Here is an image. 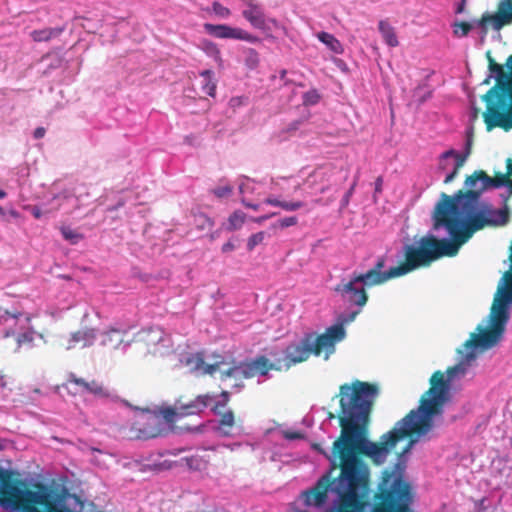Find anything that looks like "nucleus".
Returning a JSON list of instances; mask_svg holds the SVG:
<instances>
[{"label":"nucleus","instance_id":"nucleus-2","mask_svg":"<svg viewBox=\"0 0 512 512\" xmlns=\"http://www.w3.org/2000/svg\"><path fill=\"white\" fill-rule=\"evenodd\" d=\"M510 319V308L494 296L490 313L477 325L475 332L456 349L457 362L445 371H435L430 388L421 396L419 406L397 421L394 428L383 434L384 443L392 446L410 437L403 453H409L416 443L424 439L435 427V421L451 398V390L461 386L476 364L479 353L492 349L502 340Z\"/></svg>","mask_w":512,"mask_h":512},{"label":"nucleus","instance_id":"nucleus-22","mask_svg":"<svg viewBox=\"0 0 512 512\" xmlns=\"http://www.w3.org/2000/svg\"><path fill=\"white\" fill-rule=\"evenodd\" d=\"M264 204L279 207L286 212H295L300 209H306V213H309L311 209L307 208V203L301 200H286L280 196L270 194L264 199Z\"/></svg>","mask_w":512,"mask_h":512},{"label":"nucleus","instance_id":"nucleus-47","mask_svg":"<svg viewBox=\"0 0 512 512\" xmlns=\"http://www.w3.org/2000/svg\"><path fill=\"white\" fill-rule=\"evenodd\" d=\"M45 129L43 127H38L34 130L33 136L35 139H41L45 135Z\"/></svg>","mask_w":512,"mask_h":512},{"label":"nucleus","instance_id":"nucleus-54","mask_svg":"<svg viewBox=\"0 0 512 512\" xmlns=\"http://www.w3.org/2000/svg\"><path fill=\"white\" fill-rule=\"evenodd\" d=\"M240 446V444L238 443H235V444H231V445H226L227 448H229L230 450H235L236 448H238Z\"/></svg>","mask_w":512,"mask_h":512},{"label":"nucleus","instance_id":"nucleus-17","mask_svg":"<svg viewBox=\"0 0 512 512\" xmlns=\"http://www.w3.org/2000/svg\"><path fill=\"white\" fill-rule=\"evenodd\" d=\"M129 330L130 328L127 326L118 324L111 325L100 334V344L126 353L128 348L135 341V337L129 336Z\"/></svg>","mask_w":512,"mask_h":512},{"label":"nucleus","instance_id":"nucleus-41","mask_svg":"<svg viewBox=\"0 0 512 512\" xmlns=\"http://www.w3.org/2000/svg\"><path fill=\"white\" fill-rule=\"evenodd\" d=\"M357 185V179L354 180L351 187L347 190V192L343 195L340 201V210H343L349 205L350 199L354 193L355 187Z\"/></svg>","mask_w":512,"mask_h":512},{"label":"nucleus","instance_id":"nucleus-40","mask_svg":"<svg viewBox=\"0 0 512 512\" xmlns=\"http://www.w3.org/2000/svg\"><path fill=\"white\" fill-rule=\"evenodd\" d=\"M16 340H17L18 347H22L24 345L31 346V344L34 340V332L29 330V331L20 333V334H18Z\"/></svg>","mask_w":512,"mask_h":512},{"label":"nucleus","instance_id":"nucleus-30","mask_svg":"<svg viewBox=\"0 0 512 512\" xmlns=\"http://www.w3.org/2000/svg\"><path fill=\"white\" fill-rule=\"evenodd\" d=\"M200 76L204 80V83L202 85L203 92L211 97H214L216 93V84L213 81V71L209 69L203 70L200 72Z\"/></svg>","mask_w":512,"mask_h":512},{"label":"nucleus","instance_id":"nucleus-26","mask_svg":"<svg viewBox=\"0 0 512 512\" xmlns=\"http://www.w3.org/2000/svg\"><path fill=\"white\" fill-rule=\"evenodd\" d=\"M64 31V27L45 28L33 30L30 33L31 38L35 42H46L53 38L59 37Z\"/></svg>","mask_w":512,"mask_h":512},{"label":"nucleus","instance_id":"nucleus-39","mask_svg":"<svg viewBox=\"0 0 512 512\" xmlns=\"http://www.w3.org/2000/svg\"><path fill=\"white\" fill-rule=\"evenodd\" d=\"M212 11L221 19H227L231 14V11L227 7L223 6L217 1L213 2Z\"/></svg>","mask_w":512,"mask_h":512},{"label":"nucleus","instance_id":"nucleus-19","mask_svg":"<svg viewBox=\"0 0 512 512\" xmlns=\"http://www.w3.org/2000/svg\"><path fill=\"white\" fill-rule=\"evenodd\" d=\"M75 201L76 199L73 195L62 192L54 195L48 203L43 202L40 206H33L31 208V213L36 219H39L43 214L59 209H63L68 212L70 204H73Z\"/></svg>","mask_w":512,"mask_h":512},{"label":"nucleus","instance_id":"nucleus-36","mask_svg":"<svg viewBox=\"0 0 512 512\" xmlns=\"http://www.w3.org/2000/svg\"><path fill=\"white\" fill-rule=\"evenodd\" d=\"M320 100V94L316 89L305 92L302 96L303 104L306 106L316 105Z\"/></svg>","mask_w":512,"mask_h":512},{"label":"nucleus","instance_id":"nucleus-6","mask_svg":"<svg viewBox=\"0 0 512 512\" xmlns=\"http://www.w3.org/2000/svg\"><path fill=\"white\" fill-rule=\"evenodd\" d=\"M509 219L510 209L506 204L501 208H494L490 203L482 202L471 212H463L452 218L449 217L448 220L461 247L476 231L484 227H503Z\"/></svg>","mask_w":512,"mask_h":512},{"label":"nucleus","instance_id":"nucleus-11","mask_svg":"<svg viewBox=\"0 0 512 512\" xmlns=\"http://www.w3.org/2000/svg\"><path fill=\"white\" fill-rule=\"evenodd\" d=\"M63 387L71 395L86 396L91 395L98 400L112 399L115 394L112 389L103 382L96 379H86L78 377L74 373H69Z\"/></svg>","mask_w":512,"mask_h":512},{"label":"nucleus","instance_id":"nucleus-38","mask_svg":"<svg viewBox=\"0 0 512 512\" xmlns=\"http://www.w3.org/2000/svg\"><path fill=\"white\" fill-rule=\"evenodd\" d=\"M265 239V232H257L255 234H252L247 241V249L248 251L254 250V248L261 244L263 240Z\"/></svg>","mask_w":512,"mask_h":512},{"label":"nucleus","instance_id":"nucleus-13","mask_svg":"<svg viewBox=\"0 0 512 512\" xmlns=\"http://www.w3.org/2000/svg\"><path fill=\"white\" fill-rule=\"evenodd\" d=\"M472 146V128L467 131V140L463 152H458L455 149H449L441 153L438 157V170L445 172L444 183H451L458 175L459 170L464 166L467 161Z\"/></svg>","mask_w":512,"mask_h":512},{"label":"nucleus","instance_id":"nucleus-27","mask_svg":"<svg viewBox=\"0 0 512 512\" xmlns=\"http://www.w3.org/2000/svg\"><path fill=\"white\" fill-rule=\"evenodd\" d=\"M506 188V192L501 194V198L507 201L512 196V179L506 178L504 174L498 175L495 178L490 177V182L487 183V188Z\"/></svg>","mask_w":512,"mask_h":512},{"label":"nucleus","instance_id":"nucleus-12","mask_svg":"<svg viewBox=\"0 0 512 512\" xmlns=\"http://www.w3.org/2000/svg\"><path fill=\"white\" fill-rule=\"evenodd\" d=\"M131 438L148 440L163 435L166 425L157 412L138 410L130 428Z\"/></svg>","mask_w":512,"mask_h":512},{"label":"nucleus","instance_id":"nucleus-52","mask_svg":"<svg viewBox=\"0 0 512 512\" xmlns=\"http://www.w3.org/2000/svg\"><path fill=\"white\" fill-rule=\"evenodd\" d=\"M335 63L337 64V66L341 69H344L346 68V64L344 63L343 60L341 59H335Z\"/></svg>","mask_w":512,"mask_h":512},{"label":"nucleus","instance_id":"nucleus-34","mask_svg":"<svg viewBox=\"0 0 512 512\" xmlns=\"http://www.w3.org/2000/svg\"><path fill=\"white\" fill-rule=\"evenodd\" d=\"M476 20H474L472 23L467 22H460L456 23L454 26V33L457 36L463 37L466 36L474 27L480 28L476 23Z\"/></svg>","mask_w":512,"mask_h":512},{"label":"nucleus","instance_id":"nucleus-45","mask_svg":"<svg viewBox=\"0 0 512 512\" xmlns=\"http://www.w3.org/2000/svg\"><path fill=\"white\" fill-rule=\"evenodd\" d=\"M278 215L277 212H272V213H269V214H266V215H263V216H259L257 218H254V222L258 223V224H261L262 222H264L265 220L271 218V217H274Z\"/></svg>","mask_w":512,"mask_h":512},{"label":"nucleus","instance_id":"nucleus-58","mask_svg":"<svg viewBox=\"0 0 512 512\" xmlns=\"http://www.w3.org/2000/svg\"><path fill=\"white\" fill-rule=\"evenodd\" d=\"M326 190H327V187H322V188L320 189V192H321V193H324V192H326Z\"/></svg>","mask_w":512,"mask_h":512},{"label":"nucleus","instance_id":"nucleus-55","mask_svg":"<svg viewBox=\"0 0 512 512\" xmlns=\"http://www.w3.org/2000/svg\"><path fill=\"white\" fill-rule=\"evenodd\" d=\"M6 197V192L4 190L0 189V199H3Z\"/></svg>","mask_w":512,"mask_h":512},{"label":"nucleus","instance_id":"nucleus-56","mask_svg":"<svg viewBox=\"0 0 512 512\" xmlns=\"http://www.w3.org/2000/svg\"><path fill=\"white\" fill-rule=\"evenodd\" d=\"M205 221L208 223V226L211 227L212 226V222L209 218H205Z\"/></svg>","mask_w":512,"mask_h":512},{"label":"nucleus","instance_id":"nucleus-5","mask_svg":"<svg viewBox=\"0 0 512 512\" xmlns=\"http://www.w3.org/2000/svg\"><path fill=\"white\" fill-rule=\"evenodd\" d=\"M346 331L340 327H328L321 335L306 334L298 342L288 345L282 358L275 359L276 370L289 369L291 366L306 361L312 354L323 356L324 360L335 352L337 343L343 341Z\"/></svg>","mask_w":512,"mask_h":512},{"label":"nucleus","instance_id":"nucleus-15","mask_svg":"<svg viewBox=\"0 0 512 512\" xmlns=\"http://www.w3.org/2000/svg\"><path fill=\"white\" fill-rule=\"evenodd\" d=\"M386 264L387 257L379 256L373 267L369 270L364 273L353 274L365 288L382 285L391 279L401 277L395 266L385 270L384 268L386 267Z\"/></svg>","mask_w":512,"mask_h":512},{"label":"nucleus","instance_id":"nucleus-37","mask_svg":"<svg viewBox=\"0 0 512 512\" xmlns=\"http://www.w3.org/2000/svg\"><path fill=\"white\" fill-rule=\"evenodd\" d=\"M298 224V217L295 215L280 218L273 224V228L285 229Z\"/></svg>","mask_w":512,"mask_h":512},{"label":"nucleus","instance_id":"nucleus-53","mask_svg":"<svg viewBox=\"0 0 512 512\" xmlns=\"http://www.w3.org/2000/svg\"><path fill=\"white\" fill-rule=\"evenodd\" d=\"M61 62H62L61 58H57V59L55 60V62H54V63H52V64L50 65V67H51V68H57V67H59V66H60Z\"/></svg>","mask_w":512,"mask_h":512},{"label":"nucleus","instance_id":"nucleus-50","mask_svg":"<svg viewBox=\"0 0 512 512\" xmlns=\"http://www.w3.org/2000/svg\"><path fill=\"white\" fill-rule=\"evenodd\" d=\"M235 248L234 244L232 242H227L222 246V251L229 252L232 251Z\"/></svg>","mask_w":512,"mask_h":512},{"label":"nucleus","instance_id":"nucleus-25","mask_svg":"<svg viewBox=\"0 0 512 512\" xmlns=\"http://www.w3.org/2000/svg\"><path fill=\"white\" fill-rule=\"evenodd\" d=\"M316 38L331 52L335 54H342L344 52L342 43L333 34L321 31L316 34Z\"/></svg>","mask_w":512,"mask_h":512},{"label":"nucleus","instance_id":"nucleus-1","mask_svg":"<svg viewBox=\"0 0 512 512\" xmlns=\"http://www.w3.org/2000/svg\"><path fill=\"white\" fill-rule=\"evenodd\" d=\"M378 394L379 387L375 383L354 380L340 386L341 432L329 456L332 467L338 466L340 474L333 481H330V473L323 475L312 489L303 493L305 505L316 508L331 505L332 512H359L345 510L361 506L370 491V470L359 454L381 465L395 447L384 443L383 435L380 445L368 439L369 416Z\"/></svg>","mask_w":512,"mask_h":512},{"label":"nucleus","instance_id":"nucleus-10","mask_svg":"<svg viewBox=\"0 0 512 512\" xmlns=\"http://www.w3.org/2000/svg\"><path fill=\"white\" fill-rule=\"evenodd\" d=\"M228 400V391H223L220 396L203 394L197 396L194 400L185 404H182L178 401L174 408H164L158 414L161 416L165 425L167 422H172L176 418L198 414L208 407H210L215 414L220 415L221 409L226 406Z\"/></svg>","mask_w":512,"mask_h":512},{"label":"nucleus","instance_id":"nucleus-35","mask_svg":"<svg viewBox=\"0 0 512 512\" xmlns=\"http://www.w3.org/2000/svg\"><path fill=\"white\" fill-rule=\"evenodd\" d=\"M61 234L71 244H77L82 238L81 234L67 226L61 228Z\"/></svg>","mask_w":512,"mask_h":512},{"label":"nucleus","instance_id":"nucleus-49","mask_svg":"<svg viewBox=\"0 0 512 512\" xmlns=\"http://www.w3.org/2000/svg\"><path fill=\"white\" fill-rule=\"evenodd\" d=\"M241 202L244 206H246L247 208H251L253 210H258L260 208V204H254V203L248 202L244 198L241 200Z\"/></svg>","mask_w":512,"mask_h":512},{"label":"nucleus","instance_id":"nucleus-57","mask_svg":"<svg viewBox=\"0 0 512 512\" xmlns=\"http://www.w3.org/2000/svg\"><path fill=\"white\" fill-rule=\"evenodd\" d=\"M462 9H463V4H461V5L458 7V9H457V13L462 12Z\"/></svg>","mask_w":512,"mask_h":512},{"label":"nucleus","instance_id":"nucleus-48","mask_svg":"<svg viewBox=\"0 0 512 512\" xmlns=\"http://www.w3.org/2000/svg\"><path fill=\"white\" fill-rule=\"evenodd\" d=\"M248 62L252 63L253 65H255L258 62V54L253 49H250V56L248 58Z\"/></svg>","mask_w":512,"mask_h":512},{"label":"nucleus","instance_id":"nucleus-23","mask_svg":"<svg viewBox=\"0 0 512 512\" xmlns=\"http://www.w3.org/2000/svg\"><path fill=\"white\" fill-rule=\"evenodd\" d=\"M96 339V330L92 328H85L71 334L67 349L76 347L77 344H81L82 347L90 346Z\"/></svg>","mask_w":512,"mask_h":512},{"label":"nucleus","instance_id":"nucleus-31","mask_svg":"<svg viewBox=\"0 0 512 512\" xmlns=\"http://www.w3.org/2000/svg\"><path fill=\"white\" fill-rule=\"evenodd\" d=\"M202 50L208 57L212 58L218 64H221V53L216 43L210 40H204L202 42Z\"/></svg>","mask_w":512,"mask_h":512},{"label":"nucleus","instance_id":"nucleus-62","mask_svg":"<svg viewBox=\"0 0 512 512\" xmlns=\"http://www.w3.org/2000/svg\"><path fill=\"white\" fill-rule=\"evenodd\" d=\"M2 214H3V209H2V207H0V215H2Z\"/></svg>","mask_w":512,"mask_h":512},{"label":"nucleus","instance_id":"nucleus-43","mask_svg":"<svg viewBox=\"0 0 512 512\" xmlns=\"http://www.w3.org/2000/svg\"><path fill=\"white\" fill-rule=\"evenodd\" d=\"M213 194L218 198H224L231 194L232 187L229 185L220 186L212 190Z\"/></svg>","mask_w":512,"mask_h":512},{"label":"nucleus","instance_id":"nucleus-8","mask_svg":"<svg viewBox=\"0 0 512 512\" xmlns=\"http://www.w3.org/2000/svg\"><path fill=\"white\" fill-rule=\"evenodd\" d=\"M213 367V365L211 366ZM221 368L220 381L234 380L231 387L237 391L243 388V379H249L256 376H267L270 370H276L275 360L269 361L265 356H258L254 359L236 362L227 359V365L219 366L214 364V368Z\"/></svg>","mask_w":512,"mask_h":512},{"label":"nucleus","instance_id":"nucleus-7","mask_svg":"<svg viewBox=\"0 0 512 512\" xmlns=\"http://www.w3.org/2000/svg\"><path fill=\"white\" fill-rule=\"evenodd\" d=\"M489 182L490 176L484 171H475L464 182L466 192L458 191L452 196L442 193L434 208L438 210V214L447 219L463 212H471L473 208H478L482 203L480 198L488 190L487 183Z\"/></svg>","mask_w":512,"mask_h":512},{"label":"nucleus","instance_id":"nucleus-16","mask_svg":"<svg viewBox=\"0 0 512 512\" xmlns=\"http://www.w3.org/2000/svg\"><path fill=\"white\" fill-rule=\"evenodd\" d=\"M135 341L144 342L150 353L166 356L173 352V341L160 327H150L139 332Z\"/></svg>","mask_w":512,"mask_h":512},{"label":"nucleus","instance_id":"nucleus-42","mask_svg":"<svg viewBox=\"0 0 512 512\" xmlns=\"http://www.w3.org/2000/svg\"><path fill=\"white\" fill-rule=\"evenodd\" d=\"M236 40H243V41H246V42H249V43H254L256 42L258 39L256 36L250 34L249 32L241 29V28H238V31H237V35H236Z\"/></svg>","mask_w":512,"mask_h":512},{"label":"nucleus","instance_id":"nucleus-9","mask_svg":"<svg viewBox=\"0 0 512 512\" xmlns=\"http://www.w3.org/2000/svg\"><path fill=\"white\" fill-rule=\"evenodd\" d=\"M366 288L352 274L347 282H342L335 287V291L341 296L342 301L348 305V310L340 313L336 323L330 327H340L343 331L345 325L352 323L361 313L368 301Z\"/></svg>","mask_w":512,"mask_h":512},{"label":"nucleus","instance_id":"nucleus-24","mask_svg":"<svg viewBox=\"0 0 512 512\" xmlns=\"http://www.w3.org/2000/svg\"><path fill=\"white\" fill-rule=\"evenodd\" d=\"M204 30L211 36L219 39H236L237 27H231L225 24L205 23Z\"/></svg>","mask_w":512,"mask_h":512},{"label":"nucleus","instance_id":"nucleus-51","mask_svg":"<svg viewBox=\"0 0 512 512\" xmlns=\"http://www.w3.org/2000/svg\"><path fill=\"white\" fill-rule=\"evenodd\" d=\"M382 183H383V180L381 177H378L375 181V191L376 192H380L381 191V188H382Z\"/></svg>","mask_w":512,"mask_h":512},{"label":"nucleus","instance_id":"nucleus-28","mask_svg":"<svg viewBox=\"0 0 512 512\" xmlns=\"http://www.w3.org/2000/svg\"><path fill=\"white\" fill-rule=\"evenodd\" d=\"M379 32L385 43L390 47H396L399 44L394 28L386 21L381 20L378 24Z\"/></svg>","mask_w":512,"mask_h":512},{"label":"nucleus","instance_id":"nucleus-44","mask_svg":"<svg viewBox=\"0 0 512 512\" xmlns=\"http://www.w3.org/2000/svg\"><path fill=\"white\" fill-rule=\"evenodd\" d=\"M283 436L287 440H297L303 438V435L296 431H285Z\"/></svg>","mask_w":512,"mask_h":512},{"label":"nucleus","instance_id":"nucleus-32","mask_svg":"<svg viewBox=\"0 0 512 512\" xmlns=\"http://www.w3.org/2000/svg\"><path fill=\"white\" fill-rule=\"evenodd\" d=\"M267 29H260L267 36H270L272 32H281L283 35H287V28L281 24L277 19L266 16Z\"/></svg>","mask_w":512,"mask_h":512},{"label":"nucleus","instance_id":"nucleus-4","mask_svg":"<svg viewBox=\"0 0 512 512\" xmlns=\"http://www.w3.org/2000/svg\"><path fill=\"white\" fill-rule=\"evenodd\" d=\"M487 58L489 74L482 84H489L490 79H495L496 85L482 97L486 103V111L483 114L484 121L488 131L494 127L508 130L512 128V55L505 63L509 72H505L489 52Z\"/></svg>","mask_w":512,"mask_h":512},{"label":"nucleus","instance_id":"nucleus-60","mask_svg":"<svg viewBox=\"0 0 512 512\" xmlns=\"http://www.w3.org/2000/svg\"><path fill=\"white\" fill-rule=\"evenodd\" d=\"M476 117H477V112L475 110L474 113H473V118H476Z\"/></svg>","mask_w":512,"mask_h":512},{"label":"nucleus","instance_id":"nucleus-29","mask_svg":"<svg viewBox=\"0 0 512 512\" xmlns=\"http://www.w3.org/2000/svg\"><path fill=\"white\" fill-rule=\"evenodd\" d=\"M234 426V414L231 410H227L222 414L219 420L217 431L223 436H229L231 429Z\"/></svg>","mask_w":512,"mask_h":512},{"label":"nucleus","instance_id":"nucleus-59","mask_svg":"<svg viewBox=\"0 0 512 512\" xmlns=\"http://www.w3.org/2000/svg\"><path fill=\"white\" fill-rule=\"evenodd\" d=\"M315 203H316V204H320V203H321V199H317V200H315Z\"/></svg>","mask_w":512,"mask_h":512},{"label":"nucleus","instance_id":"nucleus-20","mask_svg":"<svg viewBox=\"0 0 512 512\" xmlns=\"http://www.w3.org/2000/svg\"><path fill=\"white\" fill-rule=\"evenodd\" d=\"M242 16L255 29H267L263 6L256 0H242Z\"/></svg>","mask_w":512,"mask_h":512},{"label":"nucleus","instance_id":"nucleus-46","mask_svg":"<svg viewBox=\"0 0 512 512\" xmlns=\"http://www.w3.org/2000/svg\"><path fill=\"white\" fill-rule=\"evenodd\" d=\"M504 175L508 179L512 176V159L510 158L506 160V172Z\"/></svg>","mask_w":512,"mask_h":512},{"label":"nucleus","instance_id":"nucleus-21","mask_svg":"<svg viewBox=\"0 0 512 512\" xmlns=\"http://www.w3.org/2000/svg\"><path fill=\"white\" fill-rule=\"evenodd\" d=\"M29 317L23 313H11L7 310L0 309V324L5 326L3 336L9 337L16 333L13 329L17 324H21V328H24L29 324Z\"/></svg>","mask_w":512,"mask_h":512},{"label":"nucleus","instance_id":"nucleus-61","mask_svg":"<svg viewBox=\"0 0 512 512\" xmlns=\"http://www.w3.org/2000/svg\"><path fill=\"white\" fill-rule=\"evenodd\" d=\"M239 189H240V192L243 193V186L242 185L239 187Z\"/></svg>","mask_w":512,"mask_h":512},{"label":"nucleus","instance_id":"nucleus-3","mask_svg":"<svg viewBox=\"0 0 512 512\" xmlns=\"http://www.w3.org/2000/svg\"><path fill=\"white\" fill-rule=\"evenodd\" d=\"M432 221L433 225L425 236L412 243L404 244L397 252V260H405L401 265L395 266L400 276L428 266L441 257H453L458 254L461 247L449 220L438 214V210L434 208Z\"/></svg>","mask_w":512,"mask_h":512},{"label":"nucleus","instance_id":"nucleus-18","mask_svg":"<svg viewBox=\"0 0 512 512\" xmlns=\"http://www.w3.org/2000/svg\"><path fill=\"white\" fill-rule=\"evenodd\" d=\"M475 23L484 33H486L487 24H491L494 30H500L503 26L512 23V0H500L495 14L486 13Z\"/></svg>","mask_w":512,"mask_h":512},{"label":"nucleus","instance_id":"nucleus-14","mask_svg":"<svg viewBox=\"0 0 512 512\" xmlns=\"http://www.w3.org/2000/svg\"><path fill=\"white\" fill-rule=\"evenodd\" d=\"M180 362L186 366L189 371L200 374L215 375L218 374V378L221 376V368L210 367L214 364L225 366L227 365V358L222 355H212L211 357L204 358V355L200 352L187 353L181 356Z\"/></svg>","mask_w":512,"mask_h":512},{"label":"nucleus","instance_id":"nucleus-33","mask_svg":"<svg viewBox=\"0 0 512 512\" xmlns=\"http://www.w3.org/2000/svg\"><path fill=\"white\" fill-rule=\"evenodd\" d=\"M245 217V213L242 211H235L228 219L229 229L236 230L240 228L245 222Z\"/></svg>","mask_w":512,"mask_h":512}]
</instances>
